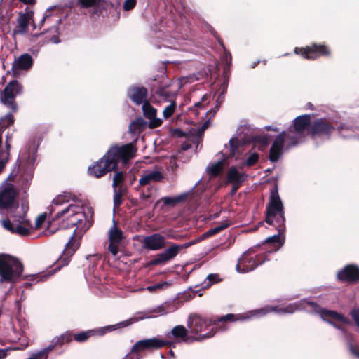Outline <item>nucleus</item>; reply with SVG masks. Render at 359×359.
<instances>
[{
  "instance_id": "nucleus-30",
  "label": "nucleus",
  "mask_w": 359,
  "mask_h": 359,
  "mask_svg": "<svg viewBox=\"0 0 359 359\" xmlns=\"http://www.w3.org/2000/svg\"><path fill=\"white\" fill-rule=\"evenodd\" d=\"M13 112L11 111L5 116L0 117V148L2 147V134L4 131L8 127L13 126L15 122V118L13 115Z\"/></svg>"
},
{
  "instance_id": "nucleus-52",
  "label": "nucleus",
  "mask_w": 359,
  "mask_h": 359,
  "mask_svg": "<svg viewBox=\"0 0 359 359\" xmlns=\"http://www.w3.org/2000/svg\"><path fill=\"white\" fill-rule=\"evenodd\" d=\"M207 279L210 282V285L217 283L221 281L219 276L217 273H211L207 276Z\"/></svg>"
},
{
  "instance_id": "nucleus-36",
  "label": "nucleus",
  "mask_w": 359,
  "mask_h": 359,
  "mask_svg": "<svg viewBox=\"0 0 359 359\" xmlns=\"http://www.w3.org/2000/svg\"><path fill=\"white\" fill-rule=\"evenodd\" d=\"M222 170H223V162L218 161L216 163L212 164L208 168V172L212 177H216L220 175Z\"/></svg>"
},
{
  "instance_id": "nucleus-4",
  "label": "nucleus",
  "mask_w": 359,
  "mask_h": 359,
  "mask_svg": "<svg viewBox=\"0 0 359 359\" xmlns=\"http://www.w3.org/2000/svg\"><path fill=\"white\" fill-rule=\"evenodd\" d=\"M248 318V316L241 314L228 313L220 317H212L208 319L195 313L189 316L187 327L191 333L198 334L205 332L210 325L219 327V323L224 324L226 322L242 321Z\"/></svg>"
},
{
  "instance_id": "nucleus-34",
  "label": "nucleus",
  "mask_w": 359,
  "mask_h": 359,
  "mask_svg": "<svg viewBox=\"0 0 359 359\" xmlns=\"http://www.w3.org/2000/svg\"><path fill=\"white\" fill-rule=\"evenodd\" d=\"M253 142L259 144L258 149L262 151L269 144V138L266 135H259L253 137Z\"/></svg>"
},
{
  "instance_id": "nucleus-55",
  "label": "nucleus",
  "mask_w": 359,
  "mask_h": 359,
  "mask_svg": "<svg viewBox=\"0 0 359 359\" xmlns=\"http://www.w3.org/2000/svg\"><path fill=\"white\" fill-rule=\"evenodd\" d=\"M173 135L178 137H186V133L182 130L180 128H175L173 130Z\"/></svg>"
},
{
  "instance_id": "nucleus-48",
  "label": "nucleus",
  "mask_w": 359,
  "mask_h": 359,
  "mask_svg": "<svg viewBox=\"0 0 359 359\" xmlns=\"http://www.w3.org/2000/svg\"><path fill=\"white\" fill-rule=\"evenodd\" d=\"M137 4V0H125L123 4V9L125 11L133 10Z\"/></svg>"
},
{
  "instance_id": "nucleus-21",
  "label": "nucleus",
  "mask_w": 359,
  "mask_h": 359,
  "mask_svg": "<svg viewBox=\"0 0 359 359\" xmlns=\"http://www.w3.org/2000/svg\"><path fill=\"white\" fill-rule=\"evenodd\" d=\"M286 132L283 131L275 138L271 147L269 150V158L271 162H276L278 161L283 154V149L284 147V142L285 139Z\"/></svg>"
},
{
  "instance_id": "nucleus-2",
  "label": "nucleus",
  "mask_w": 359,
  "mask_h": 359,
  "mask_svg": "<svg viewBox=\"0 0 359 359\" xmlns=\"http://www.w3.org/2000/svg\"><path fill=\"white\" fill-rule=\"evenodd\" d=\"M229 226L230 223L227 221H225L215 227L209 229L207 231L201 235L200 237L197 239L180 245L172 243L169 248H166L161 253L156 255L154 259H151L147 263V266H150L164 265L169 261L173 259L181 250L187 249L205 238L219 233L222 231L228 228Z\"/></svg>"
},
{
  "instance_id": "nucleus-47",
  "label": "nucleus",
  "mask_w": 359,
  "mask_h": 359,
  "mask_svg": "<svg viewBox=\"0 0 359 359\" xmlns=\"http://www.w3.org/2000/svg\"><path fill=\"white\" fill-rule=\"evenodd\" d=\"M170 286V283L168 282L158 283L157 284L147 287V290L150 292H154L156 290L166 288Z\"/></svg>"
},
{
  "instance_id": "nucleus-14",
  "label": "nucleus",
  "mask_w": 359,
  "mask_h": 359,
  "mask_svg": "<svg viewBox=\"0 0 359 359\" xmlns=\"http://www.w3.org/2000/svg\"><path fill=\"white\" fill-rule=\"evenodd\" d=\"M265 262L264 255L252 256L248 252H245L239 259L236 269L238 272L248 273L254 270L257 266Z\"/></svg>"
},
{
  "instance_id": "nucleus-62",
  "label": "nucleus",
  "mask_w": 359,
  "mask_h": 359,
  "mask_svg": "<svg viewBox=\"0 0 359 359\" xmlns=\"http://www.w3.org/2000/svg\"><path fill=\"white\" fill-rule=\"evenodd\" d=\"M20 1L27 5H33V4H35V3H36V0H20Z\"/></svg>"
},
{
  "instance_id": "nucleus-33",
  "label": "nucleus",
  "mask_w": 359,
  "mask_h": 359,
  "mask_svg": "<svg viewBox=\"0 0 359 359\" xmlns=\"http://www.w3.org/2000/svg\"><path fill=\"white\" fill-rule=\"evenodd\" d=\"M187 198V194L184 193L175 197H163L161 200L165 205L175 206L177 203L185 201Z\"/></svg>"
},
{
  "instance_id": "nucleus-5",
  "label": "nucleus",
  "mask_w": 359,
  "mask_h": 359,
  "mask_svg": "<svg viewBox=\"0 0 359 359\" xmlns=\"http://www.w3.org/2000/svg\"><path fill=\"white\" fill-rule=\"evenodd\" d=\"M23 264L9 254H0V283H14L22 276Z\"/></svg>"
},
{
  "instance_id": "nucleus-58",
  "label": "nucleus",
  "mask_w": 359,
  "mask_h": 359,
  "mask_svg": "<svg viewBox=\"0 0 359 359\" xmlns=\"http://www.w3.org/2000/svg\"><path fill=\"white\" fill-rule=\"evenodd\" d=\"M214 328H212L211 330L208 332H206V333H204V334H201V336L203 339H205V338H210V337H212L215 335V331L213 330Z\"/></svg>"
},
{
  "instance_id": "nucleus-26",
  "label": "nucleus",
  "mask_w": 359,
  "mask_h": 359,
  "mask_svg": "<svg viewBox=\"0 0 359 359\" xmlns=\"http://www.w3.org/2000/svg\"><path fill=\"white\" fill-rule=\"evenodd\" d=\"M170 81H168L161 83L156 88H153L151 92L164 101H169L175 97V93L173 91L170 90Z\"/></svg>"
},
{
  "instance_id": "nucleus-63",
  "label": "nucleus",
  "mask_w": 359,
  "mask_h": 359,
  "mask_svg": "<svg viewBox=\"0 0 359 359\" xmlns=\"http://www.w3.org/2000/svg\"><path fill=\"white\" fill-rule=\"evenodd\" d=\"M151 195L150 194L142 193L140 194V198L142 200H147V199L151 198Z\"/></svg>"
},
{
  "instance_id": "nucleus-9",
  "label": "nucleus",
  "mask_w": 359,
  "mask_h": 359,
  "mask_svg": "<svg viewBox=\"0 0 359 359\" xmlns=\"http://www.w3.org/2000/svg\"><path fill=\"white\" fill-rule=\"evenodd\" d=\"M66 216L60 224L62 229H69L74 226H79L86 219V214L81 205L71 204L62 211L56 213L55 219Z\"/></svg>"
},
{
  "instance_id": "nucleus-20",
  "label": "nucleus",
  "mask_w": 359,
  "mask_h": 359,
  "mask_svg": "<svg viewBox=\"0 0 359 359\" xmlns=\"http://www.w3.org/2000/svg\"><path fill=\"white\" fill-rule=\"evenodd\" d=\"M111 171L114 170L107 161L103 159V156L88 168V175L96 178H100Z\"/></svg>"
},
{
  "instance_id": "nucleus-29",
  "label": "nucleus",
  "mask_w": 359,
  "mask_h": 359,
  "mask_svg": "<svg viewBox=\"0 0 359 359\" xmlns=\"http://www.w3.org/2000/svg\"><path fill=\"white\" fill-rule=\"evenodd\" d=\"M163 178V176L160 171H152L141 177V178L139 180V185L140 187L146 186L149 184L151 182H160Z\"/></svg>"
},
{
  "instance_id": "nucleus-6",
  "label": "nucleus",
  "mask_w": 359,
  "mask_h": 359,
  "mask_svg": "<svg viewBox=\"0 0 359 359\" xmlns=\"http://www.w3.org/2000/svg\"><path fill=\"white\" fill-rule=\"evenodd\" d=\"M136 152L137 149L132 143L113 145L103 156V159L107 161L114 171H116L119 162L126 163L135 156Z\"/></svg>"
},
{
  "instance_id": "nucleus-38",
  "label": "nucleus",
  "mask_w": 359,
  "mask_h": 359,
  "mask_svg": "<svg viewBox=\"0 0 359 359\" xmlns=\"http://www.w3.org/2000/svg\"><path fill=\"white\" fill-rule=\"evenodd\" d=\"M20 236H28L30 234V230L29 227H26L22 224L21 222L15 225L14 232Z\"/></svg>"
},
{
  "instance_id": "nucleus-12",
  "label": "nucleus",
  "mask_w": 359,
  "mask_h": 359,
  "mask_svg": "<svg viewBox=\"0 0 359 359\" xmlns=\"http://www.w3.org/2000/svg\"><path fill=\"white\" fill-rule=\"evenodd\" d=\"M45 22H47L48 24L53 23V25L45 32H42L39 34H33L32 36L37 39L39 36L46 34V40L47 42H51L53 43H60L59 25L61 23V19L55 18L52 15L46 13L39 24V29L41 28Z\"/></svg>"
},
{
  "instance_id": "nucleus-44",
  "label": "nucleus",
  "mask_w": 359,
  "mask_h": 359,
  "mask_svg": "<svg viewBox=\"0 0 359 359\" xmlns=\"http://www.w3.org/2000/svg\"><path fill=\"white\" fill-rule=\"evenodd\" d=\"M13 140V133L10 132H7L5 140V150L1 149L0 148V152H8V156H10V150L11 148V142Z\"/></svg>"
},
{
  "instance_id": "nucleus-46",
  "label": "nucleus",
  "mask_w": 359,
  "mask_h": 359,
  "mask_svg": "<svg viewBox=\"0 0 359 359\" xmlns=\"http://www.w3.org/2000/svg\"><path fill=\"white\" fill-rule=\"evenodd\" d=\"M98 0H78V4L82 8H90L97 5Z\"/></svg>"
},
{
  "instance_id": "nucleus-16",
  "label": "nucleus",
  "mask_w": 359,
  "mask_h": 359,
  "mask_svg": "<svg viewBox=\"0 0 359 359\" xmlns=\"http://www.w3.org/2000/svg\"><path fill=\"white\" fill-rule=\"evenodd\" d=\"M172 243L166 242L165 236L159 233H156L145 236L142 241V246L145 249L156 251L164 248L166 245H168L169 248Z\"/></svg>"
},
{
  "instance_id": "nucleus-50",
  "label": "nucleus",
  "mask_w": 359,
  "mask_h": 359,
  "mask_svg": "<svg viewBox=\"0 0 359 359\" xmlns=\"http://www.w3.org/2000/svg\"><path fill=\"white\" fill-rule=\"evenodd\" d=\"M46 219V213H43L39 215L36 219L35 222V229H39L41 228L42 224L44 223V222Z\"/></svg>"
},
{
  "instance_id": "nucleus-15",
  "label": "nucleus",
  "mask_w": 359,
  "mask_h": 359,
  "mask_svg": "<svg viewBox=\"0 0 359 359\" xmlns=\"http://www.w3.org/2000/svg\"><path fill=\"white\" fill-rule=\"evenodd\" d=\"M310 114L298 116L293 120V124L289 128L291 133H297L299 137H305L306 134L309 136V130L311 127Z\"/></svg>"
},
{
  "instance_id": "nucleus-61",
  "label": "nucleus",
  "mask_w": 359,
  "mask_h": 359,
  "mask_svg": "<svg viewBox=\"0 0 359 359\" xmlns=\"http://www.w3.org/2000/svg\"><path fill=\"white\" fill-rule=\"evenodd\" d=\"M205 100H206V95H205L203 96L201 102H198L195 103L194 107L202 108L203 107V104H202V102H204Z\"/></svg>"
},
{
  "instance_id": "nucleus-32",
  "label": "nucleus",
  "mask_w": 359,
  "mask_h": 359,
  "mask_svg": "<svg viewBox=\"0 0 359 359\" xmlns=\"http://www.w3.org/2000/svg\"><path fill=\"white\" fill-rule=\"evenodd\" d=\"M126 192L127 189L123 186L116 187V189H114V206L115 208H119L123 203L122 197L126 195Z\"/></svg>"
},
{
  "instance_id": "nucleus-45",
  "label": "nucleus",
  "mask_w": 359,
  "mask_h": 359,
  "mask_svg": "<svg viewBox=\"0 0 359 359\" xmlns=\"http://www.w3.org/2000/svg\"><path fill=\"white\" fill-rule=\"evenodd\" d=\"M230 145V156H234L238 149V140L236 138H232L229 141Z\"/></svg>"
},
{
  "instance_id": "nucleus-10",
  "label": "nucleus",
  "mask_w": 359,
  "mask_h": 359,
  "mask_svg": "<svg viewBox=\"0 0 359 359\" xmlns=\"http://www.w3.org/2000/svg\"><path fill=\"white\" fill-rule=\"evenodd\" d=\"M294 53L304 59L314 60L320 57H330L331 49L325 43H312L305 47H295Z\"/></svg>"
},
{
  "instance_id": "nucleus-40",
  "label": "nucleus",
  "mask_w": 359,
  "mask_h": 359,
  "mask_svg": "<svg viewBox=\"0 0 359 359\" xmlns=\"http://www.w3.org/2000/svg\"><path fill=\"white\" fill-rule=\"evenodd\" d=\"M124 173L123 171L116 172L113 178V184L112 187L114 189H116V187H119L121 184L124 182Z\"/></svg>"
},
{
  "instance_id": "nucleus-27",
  "label": "nucleus",
  "mask_w": 359,
  "mask_h": 359,
  "mask_svg": "<svg viewBox=\"0 0 359 359\" xmlns=\"http://www.w3.org/2000/svg\"><path fill=\"white\" fill-rule=\"evenodd\" d=\"M248 175L244 172H240L235 166H231L227 172V182L229 183L243 184Z\"/></svg>"
},
{
  "instance_id": "nucleus-31",
  "label": "nucleus",
  "mask_w": 359,
  "mask_h": 359,
  "mask_svg": "<svg viewBox=\"0 0 359 359\" xmlns=\"http://www.w3.org/2000/svg\"><path fill=\"white\" fill-rule=\"evenodd\" d=\"M147 122L142 117L136 118L129 126V131L132 134L140 133L146 128Z\"/></svg>"
},
{
  "instance_id": "nucleus-17",
  "label": "nucleus",
  "mask_w": 359,
  "mask_h": 359,
  "mask_svg": "<svg viewBox=\"0 0 359 359\" xmlns=\"http://www.w3.org/2000/svg\"><path fill=\"white\" fill-rule=\"evenodd\" d=\"M123 231L116 226V223L109 230V245L108 250L116 256L119 251V245L124 240Z\"/></svg>"
},
{
  "instance_id": "nucleus-22",
  "label": "nucleus",
  "mask_w": 359,
  "mask_h": 359,
  "mask_svg": "<svg viewBox=\"0 0 359 359\" xmlns=\"http://www.w3.org/2000/svg\"><path fill=\"white\" fill-rule=\"evenodd\" d=\"M34 12L28 7L26 8V12L24 13H20L17 19V25L13 29V35L23 34L27 32L30 20L32 19Z\"/></svg>"
},
{
  "instance_id": "nucleus-53",
  "label": "nucleus",
  "mask_w": 359,
  "mask_h": 359,
  "mask_svg": "<svg viewBox=\"0 0 359 359\" xmlns=\"http://www.w3.org/2000/svg\"><path fill=\"white\" fill-rule=\"evenodd\" d=\"M348 349L352 355L359 358V346L350 343L348 344Z\"/></svg>"
},
{
  "instance_id": "nucleus-23",
  "label": "nucleus",
  "mask_w": 359,
  "mask_h": 359,
  "mask_svg": "<svg viewBox=\"0 0 359 359\" xmlns=\"http://www.w3.org/2000/svg\"><path fill=\"white\" fill-rule=\"evenodd\" d=\"M142 111L144 117L150 121L149 123V128L154 129L162 125V120L156 118L157 110L149 103V101H146L143 104Z\"/></svg>"
},
{
  "instance_id": "nucleus-11",
  "label": "nucleus",
  "mask_w": 359,
  "mask_h": 359,
  "mask_svg": "<svg viewBox=\"0 0 359 359\" xmlns=\"http://www.w3.org/2000/svg\"><path fill=\"white\" fill-rule=\"evenodd\" d=\"M176 346V341L170 339L164 340L157 337L145 339L137 341L132 347V353L140 355V353L144 351H152L160 349L163 347Z\"/></svg>"
},
{
  "instance_id": "nucleus-37",
  "label": "nucleus",
  "mask_w": 359,
  "mask_h": 359,
  "mask_svg": "<svg viewBox=\"0 0 359 359\" xmlns=\"http://www.w3.org/2000/svg\"><path fill=\"white\" fill-rule=\"evenodd\" d=\"M227 86L228 83L226 82H223L221 84L220 88H222V92L219 94L216 100L217 104L215 106V108H217V110H219L220 105L222 104L224 100V95L226 93Z\"/></svg>"
},
{
  "instance_id": "nucleus-3",
  "label": "nucleus",
  "mask_w": 359,
  "mask_h": 359,
  "mask_svg": "<svg viewBox=\"0 0 359 359\" xmlns=\"http://www.w3.org/2000/svg\"><path fill=\"white\" fill-rule=\"evenodd\" d=\"M309 311L320 313L323 318L329 317L346 325L351 324V320L344 315L334 311L322 309L316 302L312 301L302 300L299 302L290 304L286 306H271L270 311L278 313H292L297 310L309 309Z\"/></svg>"
},
{
  "instance_id": "nucleus-8",
  "label": "nucleus",
  "mask_w": 359,
  "mask_h": 359,
  "mask_svg": "<svg viewBox=\"0 0 359 359\" xmlns=\"http://www.w3.org/2000/svg\"><path fill=\"white\" fill-rule=\"evenodd\" d=\"M23 86L17 80L9 81L3 90H0V102L11 112L18 111V105L15 101L18 96L23 93Z\"/></svg>"
},
{
  "instance_id": "nucleus-28",
  "label": "nucleus",
  "mask_w": 359,
  "mask_h": 359,
  "mask_svg": "<svg viewBox=\"0 0 359 359\" xmlns=\"http://www.w3.org/2000/svg\"><path fill=\"white\" fill-rule=\"evenodd\" d=\"M187 334L188 330L184 326L177 325L166 334V337L168 339H171V337H173L176 339H180L184 342H187L188 340Z\"/></svg>"
},
{
  "instance_id": "nucleus-13",
  "label": "nucleus",
  "mask_w": 359,
  "mask_h": 359,
  "mask_svg": "<svg viewBox=\"0 0 359 359\" xmlns=\"http://www.w3.org/2000/svg\"><path fill=\"white\" fill-rule=\"evenodd\" d=\"M334 130V126L328 119L319 118L312 121L309 130V136L312 139H330Z\"/></svg>"
},
{
  "instance_id": "nucleus-7",
  "label": "nucleus",
  "mask_w": 359,
  "mask_h": 359,
  "mask_svg": "<svg viewBox=\"0 0 359 359\" xmlns=\"http://www.w3.org/2000/svg\"><path fill=\"white\" fill-rule=\"evenodd\" d=\"M75 233L76 230H74L73 233L70 236V238L65 245L63 254L55 263L54 269L46 273H39L36 275L32 276V280H36V283H38L39 281H44L47 280L50 276L54 274L55 272L58 271L62 266L68 265L70 260V257L73 255V254L76 250V248L75 247L74 245Z\"/></svg>"
},
{
  "instance_id": "nucleus-25",
  "label": "nucleus",
  "mask_w": 359,
  "mask_h": 359,
  "mask_svg": "<svg viewBox=\"0 0 359 359\" xmlns=\"http://www.w3.org/2000/svg\"><path fill=\"white\" fill-rule=\"evenodd\" d=\"M128 97L137 105L144 104L147 100L148 91L145 87L133 86L128 90Z\"/></svg>"
},
{
  "instance_id": "nucleus-43",
  "label": "nucleus",
  "mask_w": 359,
  "mask_h": 359,
  "mask_svg": "<svg viewBox=\"0 0 359 359\" xmlns=\"http://www.w3.org/2000/svg\"><path fill=\"white\" fill-rule=\"evenodd\" d=\"M259 154L254 152L250 154V156L247 158L245 165L248 167H252L255 165L257 161H259Z\"/></svg>"
},
{
  "instance_id": "nucleus-64",
  "label": "nucleus",
  "mask_w": 359,
  "mask_h": 359,
  "mask_svg": "<svg viewBox=\"0 0 359 359\" xmlns=\"http://www.w3.org/2000/svg\"><path fill=\"white\" fill-rule=\"evenodd\" d=\"M6 356V351L4 349H0V359H4Z\"/></svg>"
},
{
  "instance_id": "nucleus-57",
  "label": "nucleus",
  "mask_w": 359,
  "mask_h": 359,
  "mask_svg": "<svg viewBox=\"0 0 359 359\" xmlns=\"http://www.w3.org/2000/svg\"><path fill=\"white\" fill-rule=\"evenodd\" d=\"M140 356L136 355L135 353H132V350L126 355L123 359H140Z\"/></svg>"
},
{
  "instance_id": "nucleus-1",
  "label": "nucleus",
  "mask_w": 359,
  "mask_h": 359,
  "mask_svg": "<svg viewBox=\"0 0 359 359\" xmlns=\"http://www.w3.org/2000/svg\"><path fill=\"white\" fill-rule=\"evenodd\" d=\"M265 222L274 226L278 234L269 237L265 243L272 245L269 252H276L282 245L280 236L285 231V208L282 200L278 194V185L274 184L270 191L269 202L266 207Z\"/></svg>"
},
{
  "instance_id": "nucleus-19",
  "label": "nucleus",
  "mask_w": 359,
  "mask_h": 359,
  "mask_svg": "<svg viewBox=\"0 0 359 359\" xmlns=\"http://www.w3.org/2000/svg\"><path fill=\"white\" fill-rule=\"evenodd\" d=\"M17 196V192L11 184H6L0 190V208H11Z\"/></svg>"
},
{
  "instance_id": "nucleus-35",
  "label": "nucleus",
  "mask_w": 359,
  "mask_h": 359,
  "mask_svg": "<svg viewBox=\"0 0 359 359\" xmlns=\"http://www.w3.org/2000/svg\"><path fill=\"white\" fill-rule=\"evenodd\" d=\"M174 305L172 304L165 302L161 306H158L153 311L160 315H165L174 311Z\"/></svg>"
},
{
  "instance_id": "nucleus-60",
  "label": "nucleus",
  "mask_w": 359,
  "mask_h": 359,
  "mask_svg": "<svg viewBox=\"0 0 359 359\" xmlns=\"http://www.w3.org/2000/svg\"><path fill=\"white\" fill-rule=\"evenodd\" d=\"M167 237L170 238L178 240L180 238L181 236L176 233H173L171 231V232H169L167 233Z\"/></svg>"
},
{
  "instance_id": "nucleus-41",
  "label": "nucleus",
  "mask_w": 359,
  "mask_h": 359,
  "mask_svg": "<svg viewBox=\"0 0 359 359\" xmlns=\"http://www.w3.org/2000/svg\"><path fill=\"white\" fill-rule=\"evenodd\" d=\"M71 199V194L64 193L63 194L59 195L55 198H54L53 202L55 205H62L65 203L69 202Z\"/></svg>"
},
{
  "instance_id": "nucleus-51",
  "label": "nucleus",
  "mask_w": 359,
  "mask_h": 359,
  "mask_svg": "<svg viewBox=\"0 0 359 359\" xmlns=\"http://www.w3.org/2000/svg\"><path fill=\"white\" fill-rule=\"evenodd\" d=\"M2 225L6 230L13 233L15 224L12 223L9 219L3 220Z\"/></svg>"
},
{
  "instance_id": "nucleus-54",
  "label": "nucleus",
  "mask_w": 359,
  "mask_h": 359,
  "mask_svg": "<svg viewBox=\"0 0 359 359\" xmlns=\"http://www.w3.org/2000/svg\"><path fill=\"white\" fill-rule=\"evenodd\" d=\"M351 315L355 320L356 325L359 327V309L352 310Z\"/></svg>"
},
{
  "instance_id": "nucleus-59",
  "label": "nucleus",
  "mask_w": 359,
  "mask_h": 359,
  "mask_svg": "<svg viewBox=\"0 0 359 359\" xmlns=\"http://www.w3.org/2000/svg\"><path fill=\"white\" fill-rule=\"evenodd\" d=\"M232 184V188L231 191V195L235 194L238 189L240 188L242 184H236V183H231Z\"/></svg>"
},
{
  "instance_id": "nucleus-39",
  "label": "nucleus",
  "mask_w": 359,
  "mask_h": 359,
  "mask_svg": "<svg viewBox=\"0 0 359 359\" xmlns=\"http://www.w3.org/2000/svg\"><path fill=\"white\" fill-rule=\"evenodd\" d=\"M177 104L175 101H172L170 104L167 106L163 111V115L165 119L170 118L175 111Z\"/></svg>"
},
{
  "instance_id": "nucleus-24",
  "label": "nucleus",
  "mask_w": 359,
  "mask_h": 359,
  "mask_svg": "<svg viewBox=\"0 0 359 359\" xmlns=\"http://www.w3.org/2000/svg\"><path fill=\"white\" fill-rule=\"evenodd\" d=\"M33 65V58L28 54L25 53L15 59L12 65V71L14 76H17L20 70H28Z\"/></svg>"
},
{
  "instance_id": "nucleus-42",
  "label": "nucleus",
  "mask_w": 359,
  "mask_h": 359,
  "mask_svg": "<svg viewBox=\"0 0 359 359\" xmlns=\"http://www.w3.org/2000/svg\"><path fill=\"white\" fill-rule=\"evenodd\" d=\"M285 138L288 140V146L293 147L297 145L300 139H303L304 137H299L297 133L295 135H291L286 132Z\"/></svg>"
},
{
  "instance_id": "nucleus-49",
  "label": "nucleus",
  "mask_w": 359,
  "mask_h": 359,
  "mask_svg": "<svg viewBox=\"0 0 359 359\" xmlns=\"http://www.w3.org/2000/svg\"><path fill=\"white\" fill-rule=\"evenodd\" d=\"M8 158L9 156L8 152H0V173L4 168Z\"/></svg>"
},
{
  "instance_id": "nucleus-56",
  "label": "nucleus",
  "mask_w": 359,
  "mask_h": 359,
  "mask_svg": "<svg viewBox=\"0 0 359 359\" xmlns=\"http://www.w3.org/2000/svg\"><path fill=\"white\" fill-rule=\"evenodd\" d=\"M208 124H209V121H207L205 123H203V124L202 125L201 128H199L198 130V136L203 135L204 131L208 128Z\"/></svg>"
},
{
  "instance_id": "nucleus-18",
  "label": "nucleus",
  "mask_w": 359,
  "mask_h": 359,
  "mask_svg": "<svg viewBox=\"0 0 359 359\" xmlns=\"http://www.w3.org/2000/svg\"><path fill=\"white\" fill-rule=\"evenodd\" d=\"M337 278L341 282L356 283L359 281V267L355 264H348L338 272Z\"/></svg>"
}]
</instances>
